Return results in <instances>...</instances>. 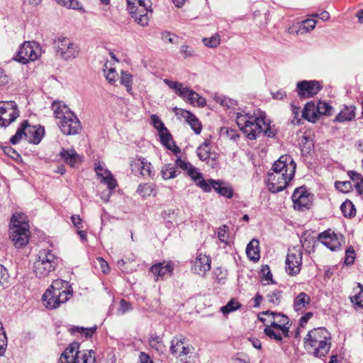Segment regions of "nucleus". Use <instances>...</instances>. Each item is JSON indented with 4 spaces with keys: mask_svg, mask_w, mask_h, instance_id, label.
<instances>
[{
    "mask_svg": "<svg viewBox=\"0 0 363 363\" xmlns=\"http://www.w3.org/2000/svg\"><path fill=\"white\" fill-rule=\"evenodd\" d=\"M295 170L296 163L291 157L281 156L268 172L266 184L269 191L274 194L283 191L294 178Z\"/></svg>",
    "mask_w": 363,
    "mask_h": 363,
    "instance_id": "nucleus-1",
    "label": "nucleus"
},
{
    "mask_svg": "<svg viewBox=\"0 0 363 363\" xmlns=\"http://www.w3.org/2000/svg\"><path fill=\"white\" fill-rule=\"evenodd\" d=\"M236 123L249 140H255L261 133L268 138H274L277 133L269 123L265 121L264 117L256 116L255 113H237Z\"/></svg>",
    "mask_w": 363,
    "mask_h": 363,
    "instance_id": "nucleus-2",
    "label": "nucleus"
},
{
    "mask_svg": "<svg viewBox=\"0 0 363 363\" xmlns=\"http://www.w3.org/2000/svg\"><path fill=\"white\" fill-rule=\"evenodd\" d=\"M304 347L317 358L325 357L331 347L330 333L325 328H318L308 332L304 338Z\"/></svg>",
    "mask_w": 363,
    "mask_h": 363,
    "instance_id": "nucleus-3",
    "label": "nucleus"
},
{
    "mask_svg": "<svg viewBox=\"0 0 363 363\" xmlns=\"http://www.w3.org/2000/svg\"><path fill=\"white\" fill-rule=\"evenodd\" d=\"M52 108L61 132L66 135H74L82 130L81 122L74 112L61 101H54Z\"/></svg>",
    "mask_w": 363,
    "mask_h": 363,
    "instance_id": "nucleus-4",
    "label": "nucleus"
},
{
    "mask_svg": "<svg viewBox=\"0 0 363 363\" xmlns=\"http://www.w3.org/2000/svg\"><path fill=\"white\" fill-rule=\"evenodd\" d=\"M23 213L13 215L9 225V236L17 248L25 246L29 240V225Z\"/></svg>",
    "mask_w": 363,
    "mask_h": 363,
    "instance_id": "nucleus-5",
    "label": "nucleus"
},
{
    "mask_svg": "<svg viewBox=\"0 0 363 363\" xmlns=\"http://www.w3.org/2000/svg\"><path fill=\"white\" fill-rule=\"evenodd\" d=\"M58 262L59 258L51 250H42L39 252L38 259L34 262L33 272L39 278L46 277L55 271Z\"/></svg>",
    "mask_w": 363,
    "mask_h": 363,
    "instance_id": "nucleus-6",
    "label": "nucleus"
},
{
    "mask_svg": "<svg viewBox=\"0 0 363 363\" xmlns=\"http://www.w3.org/2000/svg\"><path fill=\"white\" fill-rule=\"evenodd\" d=\"M151 7L150 0H127V9L135 21L142 26L148 25L149 12Z\"/></svg>",
    "mask_w": 363,
    "mask_h": 363,
    "instance_id": "nucleus-7",
    "label": "nucleus"
},
{
    "mask_svg": "<svg viewBox=\"0 0 363 363\" xmlns=\"http://www.w3.org/2000/svg\"><path fill=\"white\" fill-rule=\"evenodd\" d=\"M41 54L40 45L35 41H26L19 48L15 59L16 61L27 64L36 60Z\"/></svg>",
    "mask_w": 363,
    "mask_h": 363,
    "instance_id": "nucleus-8",
    "label": "nucleus"
},
{
    "mask_svg": "<svg viewBox=\"0 0 363 363\" xmlns=\"http://www.w3.org/2000/svg\"><path fill=\"white\" fill-rule=\"evenodd\" d=\"M175 166L176 167H179L182 169L186 171L188 176H189L194 182H196V185L199 186L203 191H211V186L203 179L202 174L198 172L197 169L189 161L178 157L175 161Z\"/></svg>",
    "mask_w": 363,
    "mask_h": 363,
    "instance_id": "nucleus-9",
    "label": "nucleus"
},
{
    "mask_svg": "<svg viewBox=\"0 0 363 363\" xmlns=\"http://www.w3.org/2000/svg\"><path fill=\"white\" fill-rule=\"evenodd\" d=\"M57 55L65 60L75 57L79 53L78 47L70 39L59 36L54 40Z\"/></svg>",
    "mask_w": 363,
    "mask_h": 363,
    "instance_id": "nucleus-10",
    "label": "nucleus"
},
{
    "mask_svg": "<svg viewBox=\"0 0 363 363\" xmlns=\"http://www.w3.org/2000/svg\"><path fill=\"white\" fill-rule=\"evenodd\" d=\"M303 252L299 247L289 249L286 259V272L290 276L298 274L302 266Z\"/></svg>",
    "mask_w": 363,
    "mask_h": 363,
    "instance_id": "nucleus-11",
    "label": "nucleus"
},
{
    "mask_svg": "<svg viewBox=\"0 0 363 363\" xmlns=\"http://www.w3.org/2000/svg\"><path fill=\"white\" fill-rule=\"evenodd\" d=\"M313 199V195L308 191L305 186L296 188L291 196L294 208L299 211L309 209Z\"/></svg>",
    "mask_w": 363,
    "mask_h": 363,
    "instance_id": "nucleus-12",
    "label": "nucleus"
},
{
    "mask_svg": "<svg viewBox=\"0 0 363 363\" xmlns=\"http://www.w3.org/2000/svg\"><path fill=\"white\" fill-rule=\"evenodd\" d=\"M44 305L48 309H55L58 308L62 303L67 302L69 298L67 294H61L60 292H55L53 290L48 289L43 296Z\"/></svg>",
    "mask_w": 363,
    "mask_h": 363,
    "instance_id": "nucleus-13",
    "label": "nucleus"
},
{
    "mask_svg": "<svg viewBox=\"0 0 363 363\" xmlns=\"http://www.w3.org/2000/svg\"><path fill=\"white\" fill-rule=\"evenodd\" d=\"M58 156L72 168H78L83 162V157L74 148L62 147Z\"/></svg>",
    "mask_w": 363,
    "mask_h": 363,
    "instance_id": "nucleus-14",
    "label": "nucleus"
},
{
    "mask_svg": "<svg viewBox=\"0 0 363 363\" xmlns=\"http://www.w3.org/2000/svg\"><path fill=\"white\" fill-rule=\"evenodd\" d=\"M211 262L209 256L197 253L195 259L192 262L191 270L195 274L204 276L211 269Z\"/></svg>",
    "mask_w": 363,
    "mask_h": 363,
    "instance_id": "nucleus-15",
    "label": "nucleus"
},
{
    "mask_svg": "<svg viewBox=\"0 0 363 363\" xmlns=\"http://www.w3.org/2000/svg\"><path fill=\"white\" fill-rule=\"evenodd\" d=\"M318 240L331 251H337L340 248L341 246V243L337 235L333 232L330 229H328L319 234Z\"/></svg>",
    "mask_w": 363,
    "mask_h": 363,
    "instance_id": "nucleus-16",
    "label": "nucleus"
},
{
    "mask_svg": "<svg viewBox=\"0 0 363 363\" xmlns=\"http://www.w3.org/2000/svg\"><path fill=\"white\" fill-rule=\"evenodd\" d=\"M151 163L145 158L139 157L134 159L130 163V169L135 174H140L143 177H151Z\"/></svg>",
    "mask_w": 363,
    "mask_h": 363,
    "instance_id": "nucleus-17",
    "label": "nucleus"
},
{
    "mask_svg": "<svg viewBox=\"0 0 363 363\" xmlns=\"http://www.w3.org/2000/svg\"><path fill=\"white\" fill-rule=\"evenodd\" d=\"M316 23L317 21L313 18H308L301 22H297L289 28L288 32L290 34H303L312 30L315 27Z\"/></svg>",
    "mask_w": 363,
    "mask_h": 363,
    "instance_id": "nucleus-18",
    "label": "nucleus"
},
{
    "mask_svg": "<svg viewBox=\"0 0 363 363\" xmlns=\"http://www.w3.org/2000/svg\"><path fill=\"white\" fill-rule=\"evenodd\" d=\"M0 103V125L7 127L13 122L19 116L16 108H9Z\"/></svg>",
    "mask_w": 363,
    "mask_h": 363,
    "instance_id": "nucleus-19",
    "label": "nucleus"
},
{
    "mask_svg": "<svg viewBox=\"0 0 363 363\" xmlns=\"http://www.w3.org/2000/svg\"><path fill=\"white\" fill-rule=\"evenodd\" d=\"M79 344L77 342H73L69 344L62 353L58 363H74L77 356H78L81 352L79 351Z\"/></svg>",
    "mask_w": 363,
    "mask_h": 363,
    "instance_id": "nucleus-20",
    "label": "nucleus"
},
{
    "mask_svg": "<svg viewBox=\"0 0 363 363\" xmlns=\"http://www.w3.org/2000/svg\"><path fill=\"white\" fill-rule=\"evenodd\" d=\"M207 183L208 185H210L211 190L213 189L218 194L228 199L233 197V189L229 185L225 184L223 182L219 180L216 181L211 179L207 182Z\"/></svg>",
    "mask_w": 363,
    "mask_h": 363,
    "instance_id": "nucleus-21",
    "label": "nucleus"
},
{
    "mask_svg": "<svg viewBox=\"0 0 363 363\" xmlns=\"http://www.w3.org/2000/svg\"><path fill=\"white\" fill-rule=\"evenodd\" d=\"M356 110V106L354 105H345L340 113L335 116L334 121L345 123L353 121L355 118Z\"/></svg>",
    "mask_w": 363,
    "mask_h": 363,
    "instance_id": "nucleus-22",
    "label": "nucleus"
},
{
    "mask_svg": "<svg viewBox=\"0 0 363 363\" xmlns=\"http://www.w3.org/2000/svg\"><path fill=\"white\" fill-rule=\"evenodd\" d=\"M26 130L28 141L35 145H38L40 143L45 132L43 127L40 125L38 127L35 125H30L28 123V128H26Z\"/></svg>",
    "mask_w": 363,
    "mask_h": 363,
    "instance_id": "nucleus-23",
    "label": "nucleus"
},
{
    "mask_svg": "<svg viewBox=\"0 0 363 363\" xmlns=\"http://www.w3.org/2000/svg\"><path fill=\"white\" fill-rule=\"evenodd\" d=\"M151 272L157 278L164 279L166 276L170 275L173 271V267L171 264L157 263L152 265L150 268Z\"/></svg>",
    "mask_w": 363,
    "mask_h": 363,
    "instance_id": "nucleus-24",
    "label": "nucleus"
},
{
    "mask_svg": "<svg viewBox=\"0 0 363 363\" xmlns=\"http://www.w3.org/2000/svg\"><path fill=\"white\" fill-rule=\"evenodd\" d=\"M311 301L310 296L305 292H301L294 298L293 308L296 312L302 313Z\"/></svg>",
    "mask_w": 363,
    "mask_h": 363,
    "instance_id": "nucleus-25",
    "label": "nucleus"
},
{
    "mask_svg": "<svg viewBox=\"0 0 363 363\" xmlns=\"http://www.w3.org/2000/svg\"><path fill=\"white\" fill-rule=\"evenodd\" d=\"M160 138L161 143L168 150L172 151L174 155L180 152V149L174 143L172 136L169 130H164L160 133Z\"/></svg>",
    "mask_w": 363,
    "mask_h": 363,
    "instance_id": "nucleus-26",
    "label": "nucleus"
},
{
    "mask_svg": "<svg viewBox=\"0 0 363 363\" xmlns=\"http://www.w3.org/2000/svg\"><path fill=\"white\" fill-rule=\"evenodd\" d=\"M48 289L53 290L55 292H60L62 295L67 294L69 298L72 296V290L71 289L70 286H69V282L62 279H56L53 281L52 284Z\"/></svg>",
    "mask_w": 363,
    "mask_h": 363,
    "instance_id": "nucleus-27",
    "label": "nucleus"
},
{
    "mask_svg": "<svg viewBox=\"0 0 363 363\" xmlns=\"http://www.w3.org/2000/svg\"><path fill=\"white\" fill-rule=\"evenodd\" d=\"M302 117L312 123H315L318 120L317 106L314 102L310 101L305 104L302 111Z\"/></svg>",
    "mask_w": 363,
    "mask_h": 363,
    "instance_id": "nucleus-28",
    "label": "nucleus"
},
{
    "mask_svg": "<svg viewBox=\"0 0 363 363\" xmlns=\"http://www.w3.org/2000/svg\"><path fill=\"white\" fill-rule=\"evenodd\" d=\"M182 116L191 126L195 134L199 135L201 133L202 130V124L194 113L189 111H184L182 113Z\"/></svg>",
    "mask_w": 363,
    "mask_h": 363,
    "instance_id": "nucleus-29",
    "label": "nucleus"
},
{
    "mask_svg": "<svg viewBox=\"0 0 363 363\" xmlns=\"http://www.w3.org/2000/svg\"><path fill=\"white\" fill-rule=\"evenodd\" d=\"M179 96L194 106H203L206 104V99L199 96L198 92H177Z\"/></svg>",
    "mask_w": 363,
    "mask_h": 363,
    "instance_id": "nucleus-30",
    "label": "nucleus"
},
{
    "mask_svg": "<svg viewBox=\"0 0 363 363\" xmlns=\"http://www.w3.org/2000/svg\"><path fill=\"white\" fill-rule=\"evenodd\" d=\"M323 88L322 83L317 80H303L296 85V91H320Z\"/></svg>",
    "mask_w": 363,
    "mask_h": 363,
    "instance_id": "nucleus-31",
    "label": "nucleus"
},
{
    "mask_svg": "<svg viewBox=\"0 0 363 363\" xmlns=\"http://www.w3.org/2000/svg\"><path fill=\"white\" fill-rule=\"evenodd\" d=\"M26 128H28V120H24L18 128L16 133L10 138V143L12 145L19 143L23 138L27 140Z\"/></svg>",
    "mask_w": 363,
    "mask_h": 363,
    "instance_id": "nucleus-32",
    "label": "nucleus"
},
{
    "mask_svg": "<svg viewBox=\"0 0 363 363\" xmlns=\"http://www.w3.org/2000/svg\"><path fill=\"white\" fill-rule=\"evenodd\" d=\"M259 242L256 239H252L246 247V254L250 259L258 260L259 258Z\"/></svg>",
    "mask_w": 363,
    "mask_h": 363,
    "instance_id": "nucleus-33",
    "label": "nucleus"
},
{
    "mask_svg": "<svg viewBox=\"0 0 363 363\" xmlns=\"http://www.w3.org/2000/svg\"><path fill=\"white\" fill-rule=\"evenodd\" d=\"M74 363H96L95 352L92 350L80 352Z\"/></svg>",
    "mask_w": 363,
    "mask_h": 363,
    "instance_id": "nucleus-34",
    "label": "nucleus"
},
{
    "mask_svg": "<svg viewBox=\"0 0 363 363\" xmlns=\"http://www.w3.org/2000/svg\"><path fill=\"white\" fill-rule=\"evenodd\" d=\"M179 173L181 172L178 171L173 164H166L161 170L162 177L165 180L175 178Z\"/></svg>",
    "mask_w": 363,
    "mask_h": 363,
    "instance_id": "nucleus-35",
    "label": "nucleus"
},
{
    "mask_svg": "<svg viewBox=\"0 0 363 363\" xmlns=\"http://www.w3.org/2000/svg\"><path fill=\"white\" fill-rule=\"evenodd\" d=\"M196 154L201 161H207L210 158L211 148L210 143L204 141L196 150Z\"/></svg>",
    "mask_w": 363,
    "mask_h": 363,
    "instance_id": "nucleus-36",
    "label": "nucleus"
},
{
    "mask_svg": "<svg viewBox=\"0 0 363 363\" xmlns=\"http://www.w3.org/2000/svg\"><path fill=\"white\" fill-rule=\"evenodd\" d=\"M186 338L182 335L174 337L171 340L170 352L177 355L181 351V348L185 343Z\"/></svg>",
    "mask_w": 363,
    "mask_h": 363,
    "instance_id": "nucleus-37",
    "label": "nucleus"
},
{
    "mask_svg": "<svg viewBox=\"0 0 363 363\" xmlns=\"http://www.w3.org/2000/svg\"><path fill=\"white\" fill-rule=\"evenodd\" d=\"M340 210L345 217L352 218L356 214V209L352 202L348 199L345 201L340 206Z\"/></svg>",
    "mask_w": 363,
    "mask_h": 363,
    "instance_id": "nucleus-38",
    "label": "nucleus"
},
{
    "mask_svg": "<svg viewBox=\"0 0 363 363\" xmlns=\"http://www.w3.org/2000/svg\"><path fill=\"white\" fill-rule=\"evenodd\" d=\"M97 327L95 325L91 328H83L74 326L70 328V333L74 334L75 333H79L81 335H84L86 338H89L92 337L93 334L96 332Z\"/></svg>",
    "mask_w": 363,
    "mask_h": 363,
    "instance_id": "nucleus-39",
    "label": "nucleus"
},
{
    "mask_svg": "<svg viewBox=\"0 0 363 363\" xmlns=\"http://www.w3.org/2000/svg\"><path fill=\"white\" fill-rule=\"evenodd\" d=\"M119 82L124 86L127 91L132 89L133 76L128 72L122 71L119 77Z\"/></svg>",
    "mask_w": 363,
    "mask_h": 363,
    "instance_id": "nucleus-40",
    "label": "nucleus"
},
{
    "mask_svg": "<svg viewBox=\"0 0 363 363\" xmlns=\"http://www.w3.org/2000/svg\"><path fill=\"white\" fill-rule=\"evenodd\" d=\"M57 4L68 9L82 10V6L78 0H55Z\"/></svg>",
    "mask_w": 363,
    "mask_h": 363,
    "instance_id": "nucleus-41",
    "label": "nucleus"
},
{
    "mask_svg": "<svg viewBox=\"0 0 363 363\" xmlns=\"http://www.w3.org/2000/svg\"><path fill=\"white\" fill-rule=\"evenodd\" d=\"M105 176L101 178V182L107 185L109 192L111 191L116 187V180L113 177L112 174L108 170H104Z\"/></svg>",
    "mask_w": 363,
    "mask_h": 363,
    "instance_id": "nucleus-42",
    "label": "nucleus"
},
{
    "mask_svg": "<svg viewBox=\"0 0 363 363\" xmlns=\"http://www.w3.org/2000/svg\"><path fill=\"white\" fill-rule=\"evenodd\" d=\"M155 190V185L151 183L141 184L137 189V192L143 197L150 196Z\"/></svg>",
    "mask_w": 363,
    "mask_h": 363,
    "instance_id": "nucleus-43",
    "label": "nucleus"
},
{
    "mask_svg": "<svg viewBox=\"0 0 363 363\" xmlns=\"http://www.w3.org/2000/svg\"><path fill=\"white\" fill-rule=\"evenodd\" d=\"M282 291L279 289H275L267 295V298L269 303L274 306H279L282 300Z\"/></svg>",
    "mask_w": 363,
    "mask_h": 363,
    "instance_id": "nucleus-44",
    "label": "nucleus"
},
{
    "mask_svg": "<svg viewBox=\"0 0 363 363\" xmlns=\"http://www.w3.org/2000/svg\"><path fill=\"white\" fill-rule=\"evenodd\" d=\"M214 99L218 104L228 108L235 104V101L234 100L225 96L222 94L216 93Z\"/></svg>",
    "mask_w": 363,
    "mask_h": 363,
    "instance_id": "nucleus-45",
    "label": "nucleus"
},
{
    "mask_svg": "<svg viewBox=\"0 0 363 363\" xmlns=\"http://www.w3.org/2000/svg\"><path fill=\"white\" fill-rule=\"evenodd\" d=\"M104 73L106 79L111 84H115L118 79H119L118 74L116 71V69L113 67H108L106 65H105Z\"/></svg>",
    "mask_w": 363,
    "mask_h": 363,
    "instance_id": "nucleus-46",
    "label": "nucleus"
},
{
    "mask_svg": "<svg viewBox=\"0 0 363 363\" xmlns=\"http://www.w3.org/2000/svg\"><path fill=\"white\" fill-rule=\"evenodd\" d=\"M317 111L318 116L320 115L330 116L332 114L333 107L325 101H319L317 104Z\"/></svg>",
    "mask_w": 363,
    "mask_h": 363,
    "instance_id": "nucleus-47",
    "label": "nucleus"
},
{
    "mask_svg": "<svg viewBox=\"0 0 363 363\" xmlns=\"http://www.w3.org/2000/svg\"><path fill=\"white\" fill-rule=\"evenodd\" d=\"M7 347V337L4 330L3 324L0 321V357L4 355Z\"/></svg>",
    "mask_w": 363,
    "mask_h": 363,
    "instance_id": "nucleus-48",
    "label": "nucleus"
},
{
    "mask_svg": "<svg viewBox=\"0 0 363 363\" xmlns=\"http://www.w3.org/2000/svg\"><path fill=\"white\" fill-rule=\"evenodd\" d=\"M241 307V304L234 300H230L225 306L221 307L220 311L224 314H228Z\"/></svg>",
    "mask_w": 363,
    "mask_h": 363,
    "instance_id": "nucleus-49",
    "label": "nucleus"
},
{
    "mask_svg": "<svg viewBox=\"0 0 363 363\" xmlns=\"http://www.w3.org/2000/svg\"><path fill=\"white\" fill-rule=\"evenodd\" d=\"M335 187L342 193H348L352 190V185L350 181H337L335 183Z\"/></svg>",
    "mask_w": 363,
    "mask_h": 363,
    "instance_id": "nucleus-50",
    "label": "nucleus"
},
{
    "mask_svg": "<svg viewBox=\"0 0 363 363\" xmlns=\"http://www.w3.org/2000/svg\"><path fill=\"white\" fill-rule=\"evenodd\" d=\"M204 45L209 48H216L220 43V38L218 34H216L210 38H204L203 39Z\"/></svg>",
    "mask_w": 363,
    "mask_h": 363,
    "instance_id": "nucleus-51",
    "label": "nucleus"
},
{
    "mask_svg": "<svg viewBox=\"0 0 363 363\" xmlns=\"http://www.w3.org/2000/svg\"><path fill=\"white\" fill-rule=\"evenodd\" d=\"M151 123L154 126L155 129L157 130L159 133L164 132V130H167V128L164 126L163 122L160 120L158 116L155 114H152L150 116Z\"/></svg>",
    "mask_w": 363,
    "mask_h": 363,
    "instance_id": "nucleus-52",
    "label": "nucleus"
},
{
    "mask_svg": "<svg viewBox=\"0 0 363 363\" xmlns=\"http://www.w3.org/2000/svg\"><path fill=\"white\" fill-rule=\"evenodd\" d=\"M217 236L220 242L228 243L229 238L228 227L226 225H223L218 228Z\"/></svg>",
    "mask_w": 363,
    "mask_h": 363,
    "instance_id": "nucleus-53",
    "label": "nucleus"
},
{
    "mask_svg": "<svg viewBox=\"0 0 363 363\" xmlns=\"http://www.w3.org/2000/svg\"><path fill=\"white\" fill-rule=\"evenodd\" d=\"M261 273L262 274V279L267 281L265 284H275V281L272 278V274L268 265L262 266Z\"/></svg>",
    "mask_w": 363,
    "mask_h": 363,
    "instance_id": "nucleus-54",
    "label": "nucleus"
},
{
    "mask_svg": "<svg viewBox=\"0 0 363 363\" xmlns=\"http://www.w3.org/2000/svg\"><path fill=\"white\" fill-rule=\"evenodd\" d=\"M9 275L7 269L0 264V287L6 288L9 283Z\"/></svg>",
    "mask_w": 363,
    "mask_h": 363,
    "instance_id": "nucleus-55",
    "label": "nucleus"
},
{
    "mask_svg": "<svg viewBox=\"0 0 363 363\" xmlns=\"http://www.w3.org/2000/svg\"><path fill=\"white\" fill-rule=\"evenodd\" d=\"M269 325H267L264 329V334L271 339H274L277 341L282 340V335L280 333H276Z\"/></svg>",
    "mask_w": 363,
    "mask_h": 363,
    "instance_id": "nucleus-56",
    "label": "nucleus"
},
{
    "mask_svg": "<svg viewBox=\"0 0 363 363\" xmlns=\"http://www.w3.org/2000/svg\"><path fill=\"white\" fill-rule=\"evenodd\" d=\"M273 318L277 320L276 322L278 323L279 325H282V324L289 325V318L282 313L276 312V313L273 314Z\"/></svg>",
    "mask_w": 363,
    "mask_h": 363,
    "instance_id": "nucleus-57",
    "label": "nucleus"
},
{
    "mask_svg": "<svg viewBox=\"0 0 363 363\" xmlns=\"http://www.w3.org/2000/svg\"><path fill=\"white\" fill-rule=\"evenodd\" d=\"M355 259V252L352 246L347 248L345 251V263L346 264H351L354 262Z\"/></svg>",
    "mask_w": 363,
    "mask_h": 363,
    "instance_id": "nucleus-58",
    "label": "nucleus"
},
{
    "mask_svg": "<svg viewBox=\"0 0 363 363\" xmlns=\"http://www.w3.org/2000/svg\"><path fill=\"white\" fill-rule=\"evenodd\" d=\"M271 328L279 329L281 330L283 335L284 337H289V326L290 325H278V323L276 322V320H274L270 324Z\"/></svg>",
    "mask_w": 363,
    "mask_h": 363,
    "instance_id": "nucleus-59",
    "label": "nucleus"
},
{
    "mask_svg": "<svg viewBox=\"0 0 363 363\" xmlns=\"http://www.w3.org/2000/svg\"><path fill=\"white\" fill-rule=\"evenodd\" d=\"M164 82L169 86V89L174 91H190L189 89H184L182 87V84H179L177 82H174L169 79H164Z\"/></svg>",
    "mask_w": 363,
    "mask_h": 363,
    "instance_id": "nucleus-60",
    "label": "nucleus"
},
{
    "mask_svg": "<svg viewBox=\"0 0 363 363\" xmlns=\"http://www.w3.org/2000/svg\"><path fill=\"white\" fill-rule=\"evenodd\" d=\"M221 133H225L228 138L233 140H236L238 138H239L238 131L230 128H222Z\"/></svg>",
    "mask_w": 363,
    "mask_h": 363,
    "instance_id": "nucleus-61",
    "label": "nucleus"
},
{
    "mask_svg": "<svg viewBox=\"0 0 363 363\" xmlns=\"http://www.w3.org/2000/svg\"><path fill=\"white\" fill-rule=\"evenodd\" d=\"M180 51L181 53L183 55L184 57L185 58L195 56V52L194 49L189 45H182L181 47Z\"/></svg>",
    "mask_w": 363,
    "mask_h": 363,
    "instance_id": "nucleus-62",
    "label": "nucleus"
},
{
    "mask_svg": "<svg viewBox=\"0 0 363 363\" xmlns=\"http://www.w3.org/2000/svg\"><path fill=\"white\" fill-rule=\"evenodd\" d=\"M177 38V35H172L169 32H163L162 33V39L165 43H175Z\"/></svg>",
    "mask_w": 363,
    "mask_h": 363,
    "instance_id": "nucleus-63",
    "label": "nucleus"
},
{
    "mask_svg": "<svg viewBox=\"0 0 363 363\" xmlns=\"http://www.w3.org/2000/svg\"><path fill=\"white\" fill-rule=\"evenodd\" d=\"M347 174H348L349 177L353 182H355L356 183H359V182L363 181L362 175L355 171H353V170L348 171Z\"/></svg>",
    "mask_w": 363,
    "mask_h": 363,
    "instance_id": "nucleus-64",
    "label": "nucleus"
}]
</instances>
